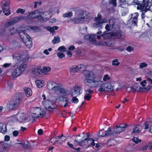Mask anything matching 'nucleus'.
Wrapping results in <instances>:
<instances>
[{
	"mask_svg": "<svg viewBox=\"0 0 152 152\" xmlns=\"http://www.w3.org/2000/svg\"><path fill=\"white\" fill-rule=\"evenodd\" d=\"M91 98V95L89 94H85V95L84 96V99H85L87 101H89Z\"/></svg>",
	"mask_w": 152,
	"mask_h": 152,
	"instance_id": "37",
	"label": "nucleus"
},
{
	"mask_svg": "<svg viewBox=\"0 0 152 152\" xmlns=\"http://www.w3.org/2000/svg\"><path fill=\"white\" fill-rule=\"evenodd\" d=\"M67 145L71 148H72L73 149H75V148L74 147V146L72 144L70 143L69 142H67Z\"/></svg>",
	"mask_w": 152,
	"mask_h": 152,
	"instance_id": "64",
	"label": "nucleus"
},
{
	"mask_svg": "<svg viewBox=\"0 0 152 152\" xmlns=\"http://www.w3.org/2000/svg\"><path fill=\"white\" fill-rule=\"evenodd\" d=\"M83 73L86 78L84 83L86 86L90 88H96L101 85L102 81L100 78L97 77L93 72L85 70Z\"/></svg>",
	"mask_w": 152,
	"mask_h": 152,
	"instance_id": "1",
	"label": "nucleus"
},
{
	"mask_svg": "<svg viewBox=\"0 0 152 152\" xmlns=\"http://www.w3.org/2000/svg\"><path fill=\"white\" fill-rule=\"evenodd\" d=\"M24 90L26 96L27 97H29L32 95V92L31 89L28 87H25L24 88Z\"/></svg>",
	"mask_w": 152,
	"mask_h": 152,
	"instance_id": "26",
	"label": "nucleus"
},
{
	"mask_svg": "<svg viewBox=\"0 0 152 152\" xmlns=\"http://www.w3.org/2000/svg\"><path fill=\"white\" fill-rule=\"evenodd\" d=\"M8 145L3 142H0V152L6 151L8 148Z\"/></svg>",
	"mask_w": 152,
	"mask_h": 152,
	"instance_id": "21",
	"label": "nucleus"
},
{
	"mask_svg": "<svg viewBox=\"0 0 152 152\" xmlns=\"http://www.w3.org/2000/svg\"><path fill=\"white\" fill-rule=\"evenodd\" d=\"M134 50L133 48L131 46H128L126 48V50L128 52H130L133 50Z\"/></svg>",
	"mask_w": 152,
	"mask_h": 152,
	"instance_id": "55",
	"label": "nucleus"
},
{
	"mask_svg": "<svg viewBox=\"0 0 152 152\" xmlns=\"http://www.w3.org/2000/svg\"><path fill=\"white\" fill-rule=\"evenodd\" d=\"M51 88L52 89L57 88L59 91V94L60 96H65L66 94V91L64 88H61L56 86H53Z\"/></svg>",
	"mask_w": 152,
	"mask_h": 152,
	"instance_id": "23",
	"label": "nucleus"
},
{
	"mask_svg": "<svg viewBox=\"0 0 152 152\" xmlns=\"http://www.w3.org/2000/svg\"><path fill=\"white\" fill-rule=\"evenodd\" d=\"M123 34H124V33L120 30H117L114 32H112L111 35L115 39H119L121 38Z\"/></svg>",
	"mask_w": 152,
	"mask_h": 152,
	"instance_id": "15",
	"label": "nucleus"
},
{
	"mask_svg": "<svg viewBox=\"0 0 152 152\" xmlns=\"http://www.w3.org/2000/svg\"><path fill=\"white\" fill-rule=\"evenodd\" d=\"M117 144V142L114 139H110L109 140L107 143V145L108 147H111L116 145Z\"/></svg>",
	"mask_w": 152,
	"mask_h": 152,
	"instance_id": "25",
	"label": "nucleus"
},
{
	"mask_svg": "<svg viewBox=\"0 0 152 152\" xmlns=\"http://www.w3.org/2000/svg\"><path fill=\"white\" fill-rule=\"evenodd\" d=\"M58 50L61 52H64L66 50V49L64 46H61L58 49Z\"/></svg>",
	"mask_w": 152,
	"mask_h": 152,
	"instance_id": "43",
	"label": "nucleus"
},
{
	"mask_svg": "<svg viewBox=\"0 0 152 152\" xmlns=\"http://www.w3.org/2000/svg\"><path fill=\"white\" fill-rule=\"evenodd\" d=\"M19 34L20 38L26 47L28 48H31L33 45L32 40L31 37L23 31H20Z\"/></svg>",
	"mask_w": 152,
	"mask_h": 152,
	"instance_id": "5",
	"label": "nucleus"
},
{
	"mask_svg": "<svg viewBox=\"0 0 152 152\" xmlns=\"http://www.w3.org/2000/svg\"><path fill=\"white\" fill-rule=\"evenodd\" d=\"M43 73V70L39 66L35 67L32 70V73L37 76H40Z\"/></svg>",
	"mask_w": 152,
	"mask_h": 152,
	"instance_id": "14",
	"label": "nucleus"
},
{
	"mask_svg": "<svg viewBox=\"0 0 152 152\" xmlns=\"http://www.w3.org/2000/svg\"><path fill=\"white\" fill-rule=\"evenodd\" d=\"M141 127L140 125H138L134 128L133 131L132 132V133H137L140 132L141 130Z\"/></svg>",
	"mask_w": 152,
	"mask_h": 152,
	"instance_id": "28",
	"label": "nucleus"
},
{
	"mask_svg": "<svg viewBox=\"0 0 152 152\" xmlns=\"http://www.w3.org/2000/svg\"><path fill=\"white\" fill-rule=\"evenodd\" d=\"M126 0H119V4L120 6L122 5L123 4H126Z\"/></svg>",
	"mask_w": 152,
	"mask_h": 152,
	"instance_id": "56",
	"label": "nucleus"
},
{
	"mask_svg": "<svg viewBox=\"0 0 152 152\" xmlns=\"http://www.w3.org/2000/svg\"><path fill=\"white\" fill-rule=\"evenodd\" d=\"M12 57L16 64L20 63L21 61L20 55L18 53H14Z\"/></svg>",
	"mask_w": 152,
	"mask_h": 152,
	"instance_id": "19",
	"label": "nucleus"
},
{
	"mask_svg": "<svg viewBox=\"0 0 152 152\" xmlns=\"http://www.w3.org/2000/svg\"><path fill=\"white\" fill-rule=\"evenodd\" d=\"M147 144L148 146V150L152 149V141H149Z\"/></svg>",
	"mask_w": 152,
	"mask_h": 152,
	"instance_id": "48",
	"label": "nucleus"
},
{
	"mask_svg": "<svg viewBox=\"0 0 152 152\" xmlns=\"http://www.w3.org/2000/svg\"><path fill=\"white\" fill-rule=\"evenodd\" d=\"M74 88V91L72 92V96H77L82 93V88L80 86L75 85Z\"/></svg>",
	"mask_w": 152,
	"mask_h": 152,
	"instance_id": "13",
	"label": "nucleus"
},
{
	"mask_svg": "<svg viewBox=\"0 0 152 152\" xmlns=\"http://www.w3.org/2000/svg\"><path fill=\"white\" fill-rule=\"evenodd\" d=\"M73 15L72 12L71 11H70L68 12L64 13L63 14V16L64 18H70Z\"/></svg>",
	"mask_w": 152,
	"mask_h": 152,
	"instance_id": "32",
	"label": "nucleus"
},
{
	"mask_svg": "<svg viewBox=\"0 0 152 152\" xmlns=\"http://www.w3.org/2000/svg\"><path fill=\"white\" fill-rule=\"evenodd\" d=\"M140 87L139 86V84L137 83L134 84L133 86L132 87H130V90L133 92L135 93L136 91H140Z\"/></svg>",
	"mask_w": 152,
	"mask_h": 152,
	"instance_id": "24",
	"label": "nucleus"
},
{
	"mask_svg": "<svg viewBox=\"0 0 152 152\" xmlns=\"http://www.w3.org/2000/svg\"><path fill=\"white\" fill-rule=\"evenodd\" d=\"M80 135V134H79L76 136L74 144H77L78 145L82 147L84 141L85 140L86 135L82 137Z\"/></svg>",
	"mask_w": 152,
	"mask_h": 152,
	"instance_id": "11",
	"label": "nucleus"
},
{
	"mask_svg": "<svg viewBox=\"0 0 152 152\" xmlns=\"http://www.w3.org/2000/svg\"><path fill=\"white\" fill-rule=\"evenodd\" d=\"M102 18V15L100 13L97 15V17H96L94 18V20L95 21H101V20Z\"/></svg>",
	"mask_w": 152,
	"mask_h": 152,
	"instance_id": "39",
	"label": "nucleus"
},
{
	"mask_svg": "<svg viewBox=\"0 0 152 152\" xmlns=\"http://www.w3.org/2000/svg\"><path fill=\"white\" fill-rule=\"evenodd\" d=\"M132 141L134 142L136 144H137L139 142H140L141 141V140L139 139L137 137H133Z\"/></svg>",
	"mask_w": 152,
	"mask_h": 152,
	"instance_id": "36",
	"label": "nucleus"
},
{
	"mask_svg": "<svg viewBox=\"0 0 152 152\" xmlns=\"http://www.w3.org/2000/svg\"><path fill=\"white\" fill-rule=\"evenodd\" d=\"M132 3V5H137V9L140 10L142 12L141 18L144 20L145 13L150 10L152 5V0H151V1L149 0H142L141 3L138 0H134Z\"/></svg>",
	"mask_w": 152,
	"mask_h": 152,
	"instance_id": "2",
	"label": "nucleus"
},
{
	"mask_svg": "<svg viewBox=\"0 0 152 152\" xmlns=\"http://www.w3.org/2000/svg\"><path fill=\"white\" fill-rule=\"evenodd\" d=\"M80 17L79 18V19L81 20L84 21L85 19V17L84 16V13L82 12L79 15Z\"/></svg>",
	"mask_w": 152,
	"mask_h": 152,
	"instance_id": "44",
	"label": "nucleus"
},
{
	"mask_svg": "<svg viewBox=\"0 0 152 152\" xmlns=\"http://www.w3.org/2000/svg\"><path fill=\"white\" fill-rule=\"evenodd\" d=\"M57 55L60 58H62L64 57L65 56L64 54L61 52L58 53Z\"/></svg>",
	"mask_w": 152,
	"mask_h": 152,
	"instance_id": "50",
	"label": "nucleus"
},
{
	"mask_svg": "<svg viewBox=\"0 0 152 152\" xmlns=\"http://www.w3.org/2000/svg\"><path fill=\"white\" fill-rule=\"evenodd\" d=\"M61 139V142H65L67 137H70V135L68 134L67 135H64L63 134H62L61 135H59Z\"/></svg>",
	"mask_w": 152,
	"mask_h": 152,
	"instance_id": "31",
	"label": "nucleus"
},
{
	"mask_svg": "<svg viewBox=\"0 0 152 152\" xmlns=\"http://www.w3.org/2000/svg\"><path fill=\"white\" fill-rule=\"evenodd\" d=\"M147 123H148V122L147 121H145L144 123V125H145L144 129L146 130L148 129L149 128V124H147Z\"/></svg>",
	"mask_w": 152,
	"mask_h": 152,
	"instance_id": "57",
	"label": "nucleus"
},
{
	"mask_svg": "<svg viewBox=\"0 0 152 152\" xmlns=\"http://www.w3.org/2000/svg\"><path fill=\"white\" fill-rule=\"evenodd\" d=\"M32 113L36 115V116L43 118L45 115V112L43 109L40 107H34L32 108Z\"/></svg>",
	"mask_w": 152,
	"mask_h": 152,
	"instance_id": "10",
	"label": "nucleus"
},
{
	"mask_svg": "<svg viewBox=\"0 0 152 152\" xmlns=\"http://www.w3.org/2000/svg\"><path fill=\"white\" fill-rule=\"evenodd\" d=\"M25 12V10L24 9H22L20 8L18 9L16 11V12L17 13H21L23 14Z\"/></svg>",
	"mask_w": 152,
	"mask_h": 152,
	"instance_id": "49",
	"label": "nucleus"
},
{
	"mask_svg": "<svg viewBox=\"0 0 152 152\" xmlns=\"http://www.w3.org/2000/svg\"><path fill=\"white\" fill-rule=\"evenodd\" d=\"M53 43L54 44L58 43L60 42V38L58 36L54 37L53 39L52 40Z\"/></svg>",
	"mask_w": 152,
	"mask_h": 152,
	"instance_id": "34",
	"label": "nucleus"
},
{
	"mask_svg": "<svg viewBox=\"0 0 152 152\" xmlns=\"http://www.w3.org/2000/svg\"><path fill=\"white\" fill-rule=\"evenodd\" d=\"M103 22L102 21H97V22L95 23L94 24V26L96 28H97L98 27H100L99 29L100 28L102 29V23Z\"/></svg>",
	"mask_w": 152,
	"mask_h": 152,
	"instance_id": "29",
	"label": "nucleus"
},
{
	"mask_svg": "<svg viewBox=\"0 0 152 152\" xmlns=\"http://www.w3.org/2000/svg\"><path fill=\"white\" fill-rule=\"evenodd\" d=\"M16 119L19 121L23 122L26 120L23 113H18L16 115Z\"/></svg>",
	"mask_w": 152,
	"mask_h": 152,
	"instance_id": "20",
	"label": "nucleus"
},
{
	"mask_svg": "<svg viewBox=\"0 0 152 152\" xmlns=\"http://www.w3.org/2000/svg\"><path fill=\"white\" fill-rule=\"evenodd\" d=\"M86 92H88L89 94H92L94 93V91L93 90H91L90 88H89L86 91Z\"/></svg>",
	"mask_w": 152,
	"mask_h": 152,
	"instance_id": "63",
	"label": "nucleus"
},
{
	"mask_svg": "<svg viewBox=\"0 0 152 152\" xmlns=\"http://www.w3.org/2000/svg\"><path fill=\"white\" fill-rule=\"evenodd\" d=\"M55 83L53 81H51L50 83H48V86L49 87H50V88H49V89H50V88L51 89H52L51 88V87H52V86H53V84H55Z\"/></svg>",
	"mask_w": 152,
	"mask_h": 152,
	"instance_id": "59",
	"label": "nucleus"
},
{
	"mask_svg": "<svg viewBox=\"0 0 152 152\" xmlns=\"http://www.w3.org/2000/svg\"><path fill=\"white\" fill-rule=\"evenodd\" d=\"M31 28L32 30L36 31H37L39 30V27L37 26H32L31 27Z\"/></svg>",
	"mask_w": 152,
	"mask_h": 152,
	"instance_id": "60",
	"label": "nucleus"
},
{
	"mask_svg": "<svg viewBox=\"0 0 152 152\" xmlns=\"http://www.w3.org/2000/svg\"><path fill=\"white\" fill-rule=\"evenodd\" d=\"M109 4L113 5V7H116L117 5L116 0H111L109 2Z\"/></svg>",
	"mask_w": 152,
	"mask_h": 152,
	"instance_id": "46",
	"label": "nucleus"
},
{
	"mask_svg": "<svg viewBox=\"0 0 152 152\" xmlns=\"http://www.w3.org/2000/svg\"><path fill=\"white\" fill-rule=\"evenodd\" d=\"M77 96L72 97V102L74 103H77L79 102L78 99L76 97Z\"/></svg>",
	"mask_w": 152,
	"mask_h": 152,
	"instance_id": "41",
	"label": "nucleus"
},
{
	"mask_svg": "<svg viewBox=\"0 0 152 152\" xmlns=\"http://www.w3.org/2000/svg\"><path fill=\"white\" fill-rule=\"evenodd\" d=\"M43 71H45V72H49L50 70L51 69L49 67H45L44 66L43 67Z\"/></svg>",
	"mask_w": 152,
	"mask_h": 152,
	"instance_id": "53",
	"label": "nucleus"
},
{
	"mask_svg": "<svg viewBox=\"0 0 152 152\" xmlns=\"http://www.w3.org/2000/svg\"><path fill=\"white\" fill-rule=\"evenodd\" d=\"M120 64L119 62L118 61L117 59H114L112 61V65L113 66H118Z\"/></svg>",
	"mask_w": 152,
	"mask_h": 152,
	"instance_id": "38",
	"label": "nucleus"
},
{
	"mask_svg": "<svg viewBox=\"0 0 152 152\" xmlns=\"http://www.w3.org/2000/svg\"><path fill=\"white\" fill-rule=\"evenodd\" d=\"M38 87L41 88L44 86V82L42 80H37L35 82Z\"/></svg>",
	"mask_w": 152,
	"mask_h": 152,
	"instance_id": "27",
	"label": "nucleus"
},
{
	"mask_svg": "<svg viewBox=\"0 0 152 152\" xmlns=\"http://www.w3.org/2000/svg\"><path fill=\"white\" fill-rule=\"evenodd\" d=\"M94 140L91 138H88L85 136V140L83 145L82 147L83 148H88L89 146H95V148H98L99 145L98 143H95L94 142Z\"/></svg>",
	"mask_w": 152,
	"mask_h": 152,
	"instance_id": "8",
	"label": "nucleus"
},
{
	"mask_svg": "<svg viewBox=\"0 0 152 152\" xmlns=\"http://www.w3.org/2000/svg\"><path fill=\"white\" fill-rule=\"evenodd\" d=\"M111 25L108 24H107L105 26V29L107 31L110 30Z\"/></svg>",
	"mask_w": 152,
	"mask_h": 152,
	"instance_id": "58",
	"label": "nucleus"
},
{
	"mask_svg": "<svg viewBox=\"0 0 152 152\" xmlns=\"http://www.w3.org/2000/svg\"><path fill=\"white\" fill-rule=\"evenodd\" d=\"M104 84L103 83V82H102V84H101V85L99 87V88L98 89V91L99 92H102L105 91V87Z\"/></svg>",
	"mask_w": 152,
	"mask_h": 152,
	"instance_id": "35",
	"label": "nucleus"
},
{
	"mask_svg": "<svg viewBox=\"0 0 152 152\" xmlns=\"http://www.w3.org/2000/svg\"><path fill=\"white\" fill-rule=\"evenodd\" d=\"M106 90L109 92H112L113 91V86L111 85L110 83L107 82L104 84Z\"/></svg>",
	"mask_w": 152,
	"mask_h": 152,
	"instance_id": "22",
	"label": "nucleus"
},
{
	"mask_svg": "<svg viewBox=\"0 0 152 152\" xmlns=\"http://www.w3.org/2000/svg\"><path fill=\"white\" fill-rule=\"evenodd\" d=\"M10 0H3L1 3V7L6 16H8L11 14V11L10 10Z\"/></svg>",
	"mask_w": 152,
	"mask_h": 152,
	"instance_id": "7",
	"label": "nucleus"
},
{
	"mask_svg": "<svg viewBox=\"0 0 152 152\" xmlns=\"http://www.w3.org/2000/svg\"><path fill=\"white\" fill-rule=\"evenodd\" d=\"M148 65L145 62H142L140 64L139 67L141 69H142L144 67H145L147 66Z\"/></svg>",
	"mask_w": 152,
	"mask_h": 152,
	"instance_id": "45",
	"label": "nucleus"
},
{
	"mask_svg": "<svg viewBox=\"0 0 152 152\" xmlns=\"http://www.w3.org/2000/svg\"><path fill=\"white\" fill-rule=\"evenodd\" d=\"M7 132L6 125L4 123L0 122V133L5 134Z\"/></svg>",
	"mask_w": 152,
	"mask_h": 152,
	"instance_id": "18",
	"label": "nucleus"
},
{
	"mask_svg": "<svg viewBox=\"0 0 152 152\" xmlns=\"http://www.w3.org/2000/svg\"><path fill=\"white\" fill-rule=\"evenodd\" d=\"M101 46H109V44L106 41H101Z\"/></svg>",
	"mask_w": 152,
	"mask_h": 152,
	"instance_id": "47",
	"label": "nucleus"
},
{
	"mask_svg": "<svg viewBox=\"0 0 152 152\" xmlns=\"http://www.w3.org/2000/svg\"><path fill=\"white\" fill-rule=\"evenodd\" d=\"M42 103L45 109L48 111L53 113L56 111V105L54 102L47 99Z\"/></svg>",
	"mask_w": 152,
	"mask_h": 152,
	"instance_id": "6",
	"label": "nucleus"
},
{
	"mask_svg": "<svg viewBox=\"0 0 152 152\" xmlns=\"http://www.w3.org/2000/svg\"><path fill=\"white\" fill-rule=\"evenodd\" d=\"M35 18H37L40 22L43 21L44 20L43 17L40 15L36 16Z\"/></svg>",
	"mask_w": 152,
	"mask_h": 152,
	"instance_id": "42",
	"label": "nucleus"
},
{
	"mask_svg": "<svg viewBox=\"0 0 152 152\" xmlns=\"http://www.w3.org/2000/svg\"><path fill=\"white\" fill-rule=\"evenodd\" d=\"M123 124H120L119 126H113V132L111 131V129L108 128L107 130L103 133L101 135H100L101 137H104L105 136H114V133L115 134L120 133L122 131H124L125 129L128 126V124H125L123 126Z\"/></svg>",
	"mask_w": 152,
	"mask_h": 152,
	"instance_id": "4",
	"label": "nucleus"
},
{
	"mask_svg": "<svg viewBox=\"0 0 152 152\" xmlns=\"http://www.w3.org/2000/svg\"><path fill=\"white\" fill-rule=\"evenodd\" d=\"M107 34H105L104 33L102 34L100 36V35H97V36L96 38L97 39H99L101 38V37H103L104 39L107 38Z\"/></svg>",
	"mask_w": 152,
	"mask_h": 152,
	"instance_id": "40",
	"label": "nucleus"
},
{
	"mask_svg": "<svg viewBox=\"0 0 152 152\" xmlns=\"http://www.w3.org/2000/svg\"><path fill=\"white\" fill-rule=\"evenodd\" d=\"M28 15L30 18L32 19L35 18L36 17L35 13L34 11L29 12Z\"/></svg>",
	"mask_w": 152,
	"mask_h": 152,
	"instance_id": "33",
	"label": "nucleus"
},
{
	"mask_svg": "<svg viewBox=\"0 0 152 152\" xmlns=\"http://www.w3.org/2000/svg\"><path fill=\"white\" fill-rule=\"evenodd\" d=\"M85 37H88L89 40L91 42L94 43L96 41V38L94 35L92 36L88 35Z\"/></svg>",
	"mask_w": 152,
	"mask_h": 152,
	"instance_id": "30",
	"label": "nucleus"
},
{
	"mask_svg": "<svg viewBox=\"0 0 152 152\" xmlns=\"http://www.w3.org/2000/svg\"><path fill=\"white\" fill-rule=\"evenodd\" d=\"M20 19V17H15L12 20L11 22H8L5 24L4 28H7L12 25V24L17 23L19 21V20Z\"/></svg>",
	"mask_w": 152,
	"mask_h": 152,
	"instance_id": "17",
	"label": "nucleus"
},
{
	"mask_svg": "<svg viewBox=\"0 0 152 152\" xmlns=\"http://www.w3.org/2000/svg\"><path fill=\"white\" fill-rule=\"evenodd\" d=\"M85 66L83 64H80L78 66L73 65L70 67V72L71 73H75L77 72L83 67Z\"/></svg>",
	"mask_w": 152,
	"mask_h": 152,
	"instance_id": "16",
	"label": "nucleus"
},
{
	"mask_svg": "<svg viewBox=\"0 0 152 152\" xmlns=\"http://www.w3.org/2000/svg\"><path fill=\"white\" fill-rule=\"evenodd\" d=\"M110 79V77H109V75L107 74H106L104 75L103 80L104 81H105L107 80H109Z\"/></svg>",
	"mask_w": 152,
	"mask_h": 152,
	"instance_id": "52",
	"label": "nucleus"
},
{
	"mask_svg": "<svg viewBox=\"0 0 152 152\" xmlns=\"http://www.w3.org/2000/svg\"><path fill=\"white\" fill-rule=\"evenodd\" d=\"M55 139L54 138H51L50 140V142L53 145H55L56 146L57 145V143L55 142Z\"/></svg>",
	"mask_w": 152,
	"mask_h": 152,
	"instance_id": "51",
	"label": "nucleus"
},
{
	"mask_svg": "<svg viewBox=\"0 0 152 152\" xmlns=\"http://www.w3.org/2000/svg\"><path fill=\"white\" fill-rule=\"evenodd\" d=\"M46 29L50 31V32L52 33H54L53 27H51L49 26H48L46 27Z\"/></svg>",
	"mask_w": 152,
	"mask_h": 152,
	"instance_id": "54",
	"label": "nucleus"
},
{
	"mask_svg": "<svg viewBox=\"0 0 152 152\" xmlns=\"http://www.w3.org/2000/svg\"><path fill=\"white\" fill-rule=\"evenodd\" d=\"M148 148L147 144H146L145 145L142 146L141 148V149L142 151H146Z\"/></svg>",
	"mask_w": 152,
	"mask_h": 152,
	"instance_id": "61",
	"label": "nucleus"
},
{
	"mask_svg": "<svg viewBox=\"0 0 152 152\" xmlns=\"http://www.w3.org/2000/svg\"><path fill=\"white\" fill-rule=\"evenodd\" d=\"M139 16L138 12H135L132 15L131 18L129 20V22H132V24L134 26L137 25L138 22V18Z\"/></svg>",
	"mask_w": 152,
	"mask_h": 152,
	"instance_id": "12",
	"label": "nucleus"
},
{
	"mask_svg": "<svg viewBox=\"0 0 152 152\" xmlns=\"http://www.w3.org/2000/svg\"><path fill=\"white\" fill-rule=\"evenodd\" d=\"M26 66V65L25 64L23 63L22 64L14 70L12 73V76L13 77H18L24 71Z\"/></svg>",
	"mask_w": 152,
	"mask_h": 152,
	"instance_id": "9",
	"label": "nucleus"
},
{
	"mask_svg": "<svg viewBox=\"0 0 152 152\" xmlns=\"http://www.w3.org/2000/svg\"><path fill=\"white\" fill-rule=\"evenodd\" d=\"M19 134L18 131L15 130L13 132V135L15 137L17 136Z\"/></svg>",
	"mask_w": 152,
	"mask_h": 152,
	"instance_id": "62",
	"label": "nucleus"
},
{
	"mask_svg": "<svg viewBox=\"0 0 152 152\" xmlns=\"http://www.w3.org/2000/svg\"><path fill=\"white\" fill-rule=\"evenodd\" d=\"M23 99L20 94H15L7 104V107L10 110H15L18 108Z\"/></svg>",
	"mask_w": 152,
	"mask_h": 152,
	"instance_id": "3",
	"label": "nucleus"
}]
</instances>
